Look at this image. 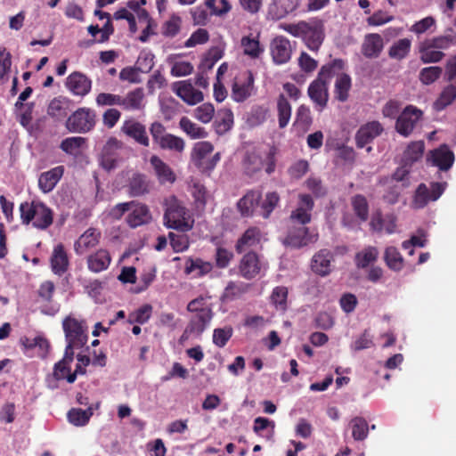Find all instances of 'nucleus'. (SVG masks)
Returning <instances> with one entry per match:
<instances>
[{
  "label": "nucleus",
  "instance_id": "nucleus-1",
  "mask_svg": "<svg viewBox=\"0 0 456 456\" xmlns=\"http://www.w3.org/2000/svg\"><path fill=\"white\" fill-rule=\"evenodd\" d=\"M280 27L293 37L301 38L306 47L313 52L319 51L325 38L324 24L319 19L283 23Z\"/></svg>",
  "mask_w": 456,
  "mask_h": 456
},
{
  "label": "nucleus",
  "instance_id": "nucleus-2",
  "mask_svg": "<svg viewBox=\"0 0 456 456\" xmlns=\"http://www.w3.org/2000/svg\"><path fill=\"white\" fill-rule=\"evenodd\" d=\"M19 210L21 223L37 230L45 231L53 223V209L39 200L20 203Z\"/></svg>",
  "mask_w": 456,
  "mask_h": 456
},
{
  "label": "nucleus",
  "instance_id": "nucleus-3",
  "mask_svg": "<svg viewBox=\"0 0 456 456\" xmlns=\"http://www.w3.org/2000/svg\"><path fill=\"white\" fill-rule=\"evenodd\" d=\"M62 330L65 335L68 352L83 348L88 341V327L83 319H77L69 314L62 320Z\"/></svg>",
  "mask_w": 456,
  "mask_h": 456
},
{
  "label": "nucleus",
  "instance_id": "nucleus-4",
  "mask_svg": "<svg viewBox=\"0 0 456 456\" xmlns=\"http://www.w3.org/2000/svg\"><path fill=\"white\" fill-rule=\"evenodd\" d=\"M153 144L159 150L182 153L185 142L182 137L167 132V127L159 121H155L149 127Z\"/></svg>",
  "mask_w": 456,
  "mask_h": 456
},
{
  "label": "nucleus",
  "instance_id": "nucleus-5",
  "mask_svg": "<svg viewBox=\"0 0 456 456\" xmlns=\"http://www.w3.org/2000/svg\"><path fill=\"white\" fill-rule=\"evenodd\" d=\"M96 125V112L87 107L75 110L66 120L65 126L71 133L86 134Z\"/></svg>",
  "mask_w": 456,
  "mask_h": 456
},
{
  "label": "nucleus",
  "instance_id": "nucleus-6",
  "mask_svg": "<svg viewBox=\"0 0 456 456\" xmlns=\"http://www.w3.org/2000/svg\"><path fill=\"white\" fill-rule=\"evenodd\" d=\"M186 215V208L175 198H172L167 204L164 224L167 228L188 232L192 228V224L187 220Z\"/></svg>",
  "mask_w": 456,
  "mask_h": 456
},
{
  "label": "nucleus",
  "instance_id": "nucleus-7",
  "mask_svg": "<svg viewBox=\"0 0 456 456\" xmlns=\"http://www.w3.org/2000/svg\"><path fill=\"white\" fill-rule=\"evenodd\" d=\"M275 154L276 149L272 147L264 160L257 151H248L243 159L245 172L249 175H253L265 167L267 174L273 173L276 167Z\"/></svg>",
  "mask_w": 456,
  "mask_h": 456
},
{
  "label": "nucleus",
  "instance_id": "nucleus-8",
  "mask_svg": "<svg viewBox=\"0 0 456 456\" xmlns=\"http://www.w3.org/2000/svg\"><path fill=\"white\" fill-rule=\"evenodd\" d=\"M446 183L432 182L429 186L419 183L414 192L411 207L414 209L424 208L429 202L436 201L444 192Z\"/></svg>",
  "mask_w": 456,
  "mask_h": 456
},
{
  "label": "nucleus",
  "instance_id": "nucleus-9",
  "mask_svg": "<svg viewBox=\"0 0 456 456\" xmlns=\"http://www.w3.org/2000/svg\"><path fill=\"white\" fill-rule=\"evenodd\" d=\"M266 264L255 251H248L242 256L238 265V273L245 280L250 281L259 276L265 270Z\"/></svg>",
  "mask_w": 456,
  "mask_h": 456
},
{
  "label": "nucleus",
  "instance_id": "nucleus-10",
  "mask_svg": "<svg viewBox=\"0 0 456 456\" xmlns=\"http://www.w3.org/2000/svg\"><path fill=\"white\" fill-rule=\"evenodd\" d=\"M422 115L423 112L417 107L413 105L406 106L396 118V132L404 137H408L421 119Z\"/></svg>",
  "mask_w": 456,
  "mask_h": 456
},
{
  "label": "nucleus",
  "instance_id": "nucleus-11",
  "mask_svg": "<svg viewBox=\"0 0 456 456\" xmlns=\"http://www.w3.org/2000/svg\"><path fill=\"white\" fill-rule=\"evenodd\" d=\"M255 77L251 70L240 71L235 77L232 86V97L237 102L246 101L252 94Z\"/></svg>",
  "mask_w": 456,
  "mask_h": 456
},
{
  "label": "nucleus",
  "instance_id": "nucleus-12",
  "mask_svg": "<svg viewBox=\"0 0 456 456\" xmlns=\"http://www.w3.org/2000/svg\"><path fill=\"white\" fill-rule=\"evenodd\" d=\"M317 239L318 234H310L307 227L299 226L289 228L282 242L286 247L300 248L309 243H314Z\"/></svg>",
  "mask_w": 456,
  "mask_h": 456
},
{
  "label": "nucleus",
  "instance_id": "nucleus-13",
  "mask_svg": "<svg viewBox=\"0 0 456 456\" xmlns=\"http://www.w3.org/2000/svg\"><path fill=\"white\" fill-rule=\"evenodd\" d=\"M123 147V142L116 137H110L103 145L100 161L102 167L106 170L114 169L118 162V151Z\"/></svg>",
  "mask_w": 456,
  "mask_h": 456
},
{
  "label": "nucleus",
  "instance_id": "nucleus-14",
  "mask_svg": "<svg viewBox=\"0 0 456 456\" xmlns=\"http://www.w3.org/2000/svg\"><path fill=\"white\" fill-rule=\"evenodd\" d=\"M270 53L276 65L289 62L292 55L290 41L284 36L275 37L270 43Z\"/></svg>",
  "mask_w": 456,
  "mask_h": 456
},
{
  "label": "nucleus",
  "instance_id": "nucleus-15",
  "mask_svg": "<svg viewBox=\"0 0 456 456\" xmlns=\"http://www.w3.org/2000/svg\"><path fill=\"white\" fill-rule=\"evenodd\" d=\"M314 207V201L311 195L305 193L299 194L297 207L289 216L290 221L297 222L302 226L309 224L312 219L311 212Z\"/></svg>",
  "mask_w": 456,
  "mask_h": 456
},
{
  "label": "nucleus",
  "instance_id": "nucleus-16",
  "mask_svg": "<svg viewBox=\"0 0 456 456\" xmlns=\"http://www.w3.org/2000/svg\"><path fill=\"white\" fill-rule=\"evenodd\" d=\"M384 131L382 125L379 121H370L360 126L355 134V143L357 148L362 149L367 144L379 136Z\"/></svg>",
  "mask_w": 456,
  "mask_h": 456
},
{
  "label": "nucleus",
  "instance_id": "nucleus-17",
  "mask_svg": "<svg viewBox=\"0 0 456 456\" xmlns=\"http://www.w3.org/2000/svg\"><path fill=\"white\" fill-rule=\"evenodd\" d=\"M213 318L212 310H203L201 313L191 314L190 321L183 331V337L187 334H193L195 337H200L209 325Z\"/></svg>",
  "mask_w": 456,
  "mask_h": 456
},
{
  "label": "nucleus",
  "instance_id": "nucleus-18",
  "mask_svg": "<svg viewBox=\"0 0 456 456\" xmlns=\"http://www.w3.org/2000/svg\"><path fill=\"white\" fill-rule=\"evenodd\" d=\"M428 160L432 165L437 167L442 171L449 170L454 163V153L450 150L447 144H442L438 148L430 151Z\"/></svg>",
  "mask_w": 456,
  "mask_h": 456
},
{
  "label": "nucleus",
  "instance_id": "nucleus-19",
  "mask_svg": "<svg viewBox=\"0 0 456 456\" xmlns=\"http://www.w3.org/2000/svg\"><path fill=\"white\" fill-rule=\"evenodd\" d=\"M66 86L74 95L83 97L90 93L92 80L84 73L74 71L67 77Z\"/></svg>",
  "mask_w": 456,
  "mask_h": 456
},
{
  "label": "nucleus",
  "instance_id": "nucleus-20",
  "mask_svg": "<svg viewBox=\"0 0 456 456\" xmlns=\"http://www.w3.org/2000/svg\"><path fill=\"white\" fill-rule=\"evenodd\" d=\"M307 94L311 101L315 104L317 110L322 111L328 104L329 85L318 78H315L310 83L307 89Z\"/></svg>",
  "mask_w": 456,
  "mask_h": 456
},
{
  "label": "nucleus",
  "instance_id": "nucleus-21",
  "mask_svg": "<svg viewBox=\"0 0 456 456\" xmlns=\"http://www.w3.org/2000/svg\"><path fill=\"white\" fill-rule=\"evenodd\" d=\"M121 132L134 139L138 144L149 147L150 139L143 124L136 120H126L121 126Z\"/></svg>",
  "mask_w": 456,
  "mask_h": 456
},
{
  "label": "nucleus",
  "instance_id": "nucleus-22",
  "mask_svg": "<svg viewBox=\"0 0 456 456\" xmlns=\"http://www.w3.org/2000/svg\"><path fill=\"white\" fill-rule=\"evenodd\" d=\"M102 232L96 228L90 227L85 231L74 243V249L77 255H83L89 249L96 247L101 240Z\"/></svg>",
  "mask_w": 456,
  "mask_h": 456
},
{
  "label": "nucleus",
  "instance_id": "nucleus-23",
  "mask_svg": "<svg viewBox=\"0 0 456 456\" xmlns=\"http://www.w3.org/2000/svg\"><path fill=\"white\" fill-rule=\"evenodd\" d=\"M383 48V37L378 33H370L364 37L361 52L368 59H376L380 55Z\"/></svg>",
  "mask_w": 456,
  "mask_h": 456
},
{
  "label": "nucleus",
  "instance_id": "nucleus-24",
  "mask_svg": "<svg viewBox=\"0 0 456 456\" xmlns=\"http://www.w3.org/2000/svg\"><path fill=\"white\" fill-rule=\"evenodd\" d=\"M150 164L152 167L155 175L160 184H172L175 182L176 175L175 172L158 155H152L151 157Z\"/></svg>",
  "mask_w": 456,
  "mask_h": 456
},
{
  "label": "nucleus",
  "instance_id": "nucleus-25",
  "mask_svg": "<svg viewBox=\"0 0 456 456\" xmlns=\"http://www.w3.org/2000/svg\"><path fill=\"white\" fill-rule=\"evenodd\" d=\"M333 254L330 249L322 248L315 253L312 258L311 268L320 276H327L331 272L330 264Z\"/></svg>",
  "mask_w": 456,
  "mask_h": 456
},
{
  "label": "nucleus",
  "instance_id": "nucleus-26",
  "mask_svg": "<svg viewBox=\"0 0 456 456\" xmlns=\"http://www.w3.org/2000/svg\"><path fill=\"white\" fill-rule=\"evenodd\" d=\"M110 263L111 256L109 250L105 248L96 250L86 258L87 268L95 273L107 270Z\"/></svg>",
  "mask_w": 456,
  "mask_h": 456
},
{
  "label": "nucleus",
  "instance_id": "nucleus-27",
  "mask_svg": "<svg viewBox=\"0 0 456 456\" xmlns=\"http://www.w3.org/2000/svg\"><path fill=\"white\" fill-rule=\"evenodd\" d=\"M50 263L54 274L61 276L68 271L69 260L63 244L60 243L54 247Z\"/></svg>",
  "mask_w": 456,
  "mask_h": 456
},
{
  "label": "nucleus",
  "instance_id": "nucleus-28",
  "mask_svg": "<svg viewBox=\"0 0 456 456\" xmlns=\"http://www.w3.org/2000/svg\"><path fill=\"white\" fill-rule=\"evenodd\" d=\"M126 190L131 197H141L150 192L151 183L145 175L134 173L128 179Z\"/></svg>",
  "mask_w": 456,
  "mask_h": 456
},
{
  "label": "nucleus",
  "instance_id": "nucleus-29",
  "mask_svg": "<svg viewBox=\"0 0 456 456\" xmlns=\"http://www.w3.org/2000/svg\"><path fill=\"white\" fill-rule=\"evenodd\" d=\"M144 91L137 87L129 91L125 96L121 95L120 107L126 111H136L144 108Z\"/></svg>",
  "mask_w": 456,
  "mask_h": 456
},
{
  "label": "nucleus",
  "instance_id": "nucleus-30",
  "mask_svg": "<svg viewBox=\"0 0 456 456\" xmlns=\"http://www.w3.org/2000/svg\"><path fill=\"white\" fill-rule=\"evenodd\" d=\"M64 174V167L58 166L40 175L38 179L39 189L44 193L52 191Z\"/></svg>",
  "mask_w": 456,
  "mask_h": 456
},
{
  "label": "nucleus",
  "instance_id": "nucleus-31",
  "mask_svg": "<svg viewBox=\"0 0 456 456\" xmlns=\"http://www.w3.org/2000/svg\"><path fill=\"white\" fill-rule=\"evenodd\" d=\"M175 92L183 102L190 105H195L203 101L202 92L195 89L189 81L177 83Z\"/></svg>",
  "mask_w": 456,
  "mask_h": 456
},
{
  "label": "nucleus",
  "instance_id": "nucleus-32",
  "mask_svg": "<svg viewBox=\"0 0 456 456\" xmlns=\"http://www.w3.org/2000/svg\"><path fill=\"white\" fill-rule=\"evenodd\" d=\"M262 193L258 191H249L237 203L240 215L244 217L253 216L256 206L260 204Z\"/></svg>",
  "mask_w": 456,
  "mask_h": 456
},
{
  "label": "nucleus",
  "instance_id": "nucleus-33",
  "mask_svg": "<svg viewBox=\"0 0 456 456\" xmlns=\"http://www.w3.org/2000/svg\"><path fill=\"white\" fill-rule=\"evenodd\" d=\"M344 69L345 61L342 59H334L321 67L316 78L329 85L334 77L337 78L338 76L345 73Z\"/></svg>",
  "mask_w": 456,
  "mask_h": 456
},
{
  "label": "nucleus",
  "instance_id": "nucleus-34",
  "mask_svg": "<svg viewBox=\"0 0 456 456\" xmlns=\"http://www.w3.org/2000/svg\"><path fill=\"white\" fill-rule=\"evenodd\" d=\"M260 240V229L256 226L249 227L243 232V234L236 241L235 250L238 254H241L248 248L255 247L257 244H259Z\"/></svg>",
  "mask_w": 456,
  "mask_h": 456
},
{
  "label": "nucleus",
  "instance_id": "nucleus-35",
  "mask_svg": "<svg viewBox=\"0 0 456 456\" xmlns=\"http://www.w3.org/2000/svg\"><path fill=\"white\" fill-rule=\"evenodd\" d=\"M132 207L134 208L126 217V223L130 227H138L147 224L151 219L150 209L145 204L134 202Z\"/></svg>",
  "mask_w": 456,
  "mask_h": 456
},
{
  "label": "nucleus",
  "instance_id": "nucleus-36",
  "mask_svg": "<svg viewBox=\"0 0 456 456\" xmlns=\"http://www.w3.org/2000/svg\"><path fill=\"white\" fill-rule=\"evenodd\" d=\"M251 285L243 281H230L224 289L221 296L222 302L228 303L240 298L244 294L248 292Z\"/></svg>",
  "mask_w": 456,
  "mask_h": 456
},
{
  "label": "nucleus",
  "instance_id": "nucleus-37",
  "mask_svg": "<svg viewBox=\"0 0 456 456\" xmlns=\"http://www.w3.org/2000/svg\"><path fill=\"white\" fill-rule=\"evenodd\" d=\"M74 355V352L65 350L62 359L54 364L53 376L56 380L65 379L69 383V376L72 374L71 363L73 362Z\"/></svg>",
  "mask_w": 456,
  "mask_h": 456
},
{
  "label": "nucleus",
  "instance_id": "nucleus-38",
  "mask_svg": "<svg viewBox=\"0 0 456 456\" xmlns=\"http://www.w3.org/2000/svg\"><path fill=\"white\" fill-rule=\"evenodd\" d=\"M276 110L279 127L283 129L289 125L292 112L291 104L283 94L277 97Z\"/></svg>",
  "mask_w": 456,
  "mask_h": 456
},
{
  "label": "nucleus",
  "instance_id": "nucleus-39",
  "mask_svg": "<svg viewBox=\"0 0 456 456\" xmlns=\"http://www.w3.org/2000/svg\"><path fill=\"white\" fill-rule=\"evenodd\" d=\"M69 101L65 97L53 98L47 108V114L56 119L61 120L68 115Z\"/></svg>",
  "mask_w": 456,
  "mask_h": 456
},
{
  "label": "nucleus",
  "instance_id": "nucleus-40",
  "mask_svg": "<svg viewBox=\"0 0 456 456\" xmlns=\"http://www.w3.org/2000/svg\"><path fill=\"white\" fill-rule=\"evenodd\" d=\"M425 144L423 141L411 142L403 152L402 161L406 166H412L419 160L424 153Z\"/></svg>",
  "mask_w": 456,
  "mask_h": 456
},
{
  "label": "nucleus",
  "instance_id": "nucleus-41",
  "mask_svg": "<svg viewBox=\"0 0 456 456\" xmlns=\"http://www.w3.org/2000/svg\"><path fill=\"white\" fill-rule=\"evenodd\" d=\"M351 86L352 79L348 74L342 73L341 75L338 76L335 81L334 88L335 98L341 102H346L349 97V91Z\"/></svg>",
  "mask_w": 456,
  "mask_h": 456
},
{
  "label": "nucleus",
  "instance_id": "nucleus-42",
  "mask_svg": "<svg viewBox=\"0 0 456 456\" xmlns=\"http://www.w3.org/2000/svg\"><path fill=\"white\" fill-rule=\"evenodd\" d=\"M379 251L376 247L369 246L359 251L354 256V263L357 268H366L377 261Z\"/></svg>",
  "mask_w": 456,
  "mask_h": 456
},
{
  "label": "nucleus",
  "instance_id": "nucleus-43",
  "mask_svg": "<svg viewBox=\"0 0 456 456\" xmlns=\"http://www.w3.org/2000/svg\"><path fill=\"white\" fill-rule=\"evenodd\" d=\"M240 45L243 49V53L251 59H257L264 53V47L261 46L257 38L251 36H245L240 40Z\"/></svg>",
  "mask_w": 456,
  "mask_h": 456
},
{
  "label": "nucleus",
  "instance_id": "nucleus-44",
  "mask_svg": "<svg viewBox=\"0 0 456 456\" xmlns=\"http://www.w3.org/2000/svg\"><path fill=\"white\" fill-rule=\"evenodd\" d=\"M233 126V113L229 109H223L218 111L215 121L216 132L218 134L227 133Z\"/></svg>",
  "mask_w": 456,
  "mask_h": 456
},
{
  "label": "nucleus",
  "instance_id": "nucleus-45",
  "mask_svg": "<svg viewBox=\"0 0 456 456\" xmlns=\"http://www.w3.org/2000/svg\"><path fill=\"white\" fill-rule=\"evenodd\" d=\"M213 270V265L210 262L203 261L200 258H189L185 265V273L190 274L197 272L196 277H202Z\"/></svg>",
  "mask_w": 456,
  "mask_h": 456
},
{
  "label": "nucleus",
  "instance_id": "nucleus-46",
  "mask_svg": "<svg viewBox=\"0 0 456 456\" xmlns=\"http://www.w3.org/2000/svg\"><path fill=\"white\" fill-rule=\"evenodd\" d=\"M179 126L191 139H201L206 138L208 136V132L205 130L204 127H201L198 126L196 123H193L187 117H183L180 119Z\"/></svg>",
  "mask_w": 456,
  "mask_h": 456
},
{
  "label": "nucleus",
  "instance_id": "nucleus-47",
  "mask_svg": "<svg viewBox=\"0 0 456 456\" xmlns=\"http://www.w3.org/2000/svg\"><path fill=\"white\" fill-rule=\"evenodd\" d=\"M313 123L310 108L305 104H301L296 111V118L293 126L299 128L303 132L309 130Z\"/></svg>",
  "mask_w": 456,
  "mask_h": 456
},
{
  "label": "nucleus",
  "instance_id": "nucleus-48",
  "mask_svg": "<svg viewBox=\"0 0 456 456\" xmlns=\"http://www.w3.org/2000/svg\"><path fill=\"white\" fill-rule=\"evenodd\" d=\"M419 50L420 53V60L423 63L438 62L444 56L443 52L436 50V48L427 41L420 43Z\"/></svg>",
  "mask_w": 456,
  "mask_h": 456
},
{
  "label": "nucleus",
  "instance_id": "nucleus-49",
  "mask_svg": "<svg viewBox=\"0 0 456 456\" xmlns=\"http://www.w3.org/2000/svg\"><path fill=\"white\" fill-rule=\"evenodd\" d=\"M351 205L355 216L360 221L365 222L369 218V204L365 196L354 195L351 200Z\"/></svg>",
  "mask_w": 456,
  "mask_h": 456
},
{
  "label": "nucleus",
  "instance_id": "nucleus-50",
  "mask_svg": "<svg viewBox=\"0 0 456 456\" xmlns=\"http://www.w3.org/2000/svg\"><path fill=\"white\" fill-rule=\"evenodd\" d=\"M352 430V436L355 441L364 440L369 433L368 422L362 417H354L349 423Z\"/></svg>",
  "mask_w": 456,
  "mask_h": 456
},
{
  "label": "nucleus",
  "instance_id": "nucleus-51",
  "mask_svg": "<svg viewBox=\"0 0 456 456\" xmlns=\"http://www.w3.org/2000/svg\"><path fill=\"white\" fill-rule=\"evenodd\" d=\"M456 99V87L454 85L450 84L445 86L441 92L439 97L435 102V109L436 110H443L447 106L452 104Z\"/></svg>",
  "mask_w": 456,
  "mask_h": 456
},
{
  "label": "nucleus",
  "instance_id": "nucleus-52",
  "mask_svg": "<svg viewBox=\"0 0 456 456\" xmlns=\"http://www.w3.org/2000/svg\"><path fill=\"white\" fill-rule=\"evenodd\" d=\"M92 415L93 411L91 408L86 410L73 408L68 412V419L71 424L77 427H83L88 423Z\"/></svg>",
  "mask_w": 456,
  "mask_h": 456
},
{
  "label": "nucleus",
  "instance_id": "nucleus-53",
  "mask_svg": "<svg viewBox=\"0 0 456 456\" xmlns=\"http://www.w3.org/2000/svg\"><path fill=\"white\" fill-rule=\"evenodd\" d=\"M411 42L408 38H402L393 44L388 51V55L392 59L403 60L411 50Z\"/></svg>",
  "mask_w": 456,
  "mask_h": 456
},
{
  "label": "nucleus",
  "instance_id": "nucleus-54",
  "mask_svg": "<svg viewBox=\"0 0 456 456\" xmlns=\"http://www.w3.org/2000/svg\"><path fill=\"white\" fill-rule=\"evenodd\" d=\"M86 142V139L84 137H68L61 141L60 148L65 153L76 156Z\"/></svg>",
  "mask_w": 456,
  "mask_h": 456
},
{
  "label": "nucleus",
  "instance_id": "nucleus-55",
  "mask_svg": "<svg viewBox=\"0 0 456 456\" xmlns=\"http://www.w3.org/2000/svg\"><path fill=\"white\" fill-rule=\"evenodd\" d=\"M384 259L387 265L394 271H400L403 267V256L395 247L386 248Z\"/></svg>",
  "mask_w": 456,
  "mask_h": 456
},
{
  "label": "nucleus",
  "instance_id": "nucleus-56",
  "mask_svg": "<svg viewBox=\"0 0 456 456\" xmlns=\"http://www.w3.org/2000/svg\"><path fill=\"white\" fill-rule=\"evenodd\" d=\"M222 57L223 53L218 47L210 48L203 57L198 69L210 71Z\"/></svg>",
  "mask_w": 456,
  "mask_h": 456
},
{
  "label": "nucleus",
  "instance_id": "nucleus-57",
  "mask_svg": "<svg viewBox=\"0 0 456 456\" xmlns=\"http://www.w3.org/2000/svg\"><path fill=\"white\" fill-rule=\"evenodd\" d=\"M280 201V196L276 191L267 192L260 204L261 215L268 218Z\"/></svg>",
  "mask_w": 456,
  "mask_h": 456
},
{
  "label": "nucleus",
  "instance_id": "nucleus-58",
  "mask_svg": "<svg viewBox=\"0 0 456 456\" xmlns=\"http://www.w3.org/2000/svg\"><path fill=\"white\" fill-rule=\"evenodd\" d=\"M271 302L276 309L285 311L287 308L288 289L284 286H278L273 289Z\"/></svg>",
  "mask_w": 456,
  "mask_h": 456
},
{
  "label": "nucleus",
  "instance_id": "nucleus-59",
  "mask_svg": "<svg viewBox=\"0 0 456 456\" xmlns=\"http://www.w3.org/2000/svg\"><path fill=\"white\" fill-rule=\"evenodd\" d=\"M443 69L438 66H430L420 70L419 78L424 85H431L442 75Z\"/></svg>",
  "mask_w": 456,
  "mask_h": 456
},
{
  "label": "nucleus",
  "instance_id": "nucleus-60",
  "mask_svg": "<svg viewBox=\"0 0 456 456\" xmlns=\"http://www.w3.org/2000/svg\"><path fill=\"white\" fill-rule=\"evenodd\" d=\"M232 334L233 330L231 326L215 329L213 331V343L222 348L227 344Z\"/></svg>",
  "mask_w": 456,
  "mask_h": 456
},
{
  "label": "nucleus",
  "instance_id": "nucleus-61",
  "mask_svg": "<svg viewBox=\"0 0 456 456\" xmlns=\"http://www.w3.org/2000/svg\"><path fill=\"white\" fill-rule=\"evenodd\" d=\"M152 312V306L149 304H145L136 311L129 314L128 322L130 323H140L143 324L149 321Z\"/></svg>",
  "mask_w": 456,
  "mask_h": 456
},
{
  "label": "nucleus",
  "instance_id": "nucleus-62",
  "mask_svg": "<svg viewBox=\"0 0 456 456\" xmlns=\"http://www.w3.org/2000/svg\"><path fill=\"white\" fill-rule=\"evenodd\" d=\"M170 245L175 252H183L189 248V238L185 234H175L169 232Z\"/></svg>",
  "mask_w": 456,
  "mask_h": 456
},
{
  "label": "nucleus",
  "instance_id": "nucleus-63",
  "mask_svg": "<svg viewBox=\"0 0 456 456\" xmlns=\"http://www.w3.org/2000/svg\"><path fill=\"white\" fill-rule=\"evenodd\" d=\"M297 64L301 71L306 74L313 73L318 67V61L305 52L300 53L297 59Z\"/></svg>",
  "mask_w": 456,
  "mask_h": 456
},
{
  "label": "nucleus",
  "instance_id": "nucleus-64",
  "mask_svg": "<svg viewBox=\"0 0 456 456\" xmlns=\"http://www.w3.org/2000/svg\"><path fill=\"white\" fill-rule=\"evenodd\" d=\"M215 108L211 103H203L194 110V117L202 123H208L214 117Z\"/></svg>",
  "mask_w": 456,
  "mask_h": 456
}]
</instances>
